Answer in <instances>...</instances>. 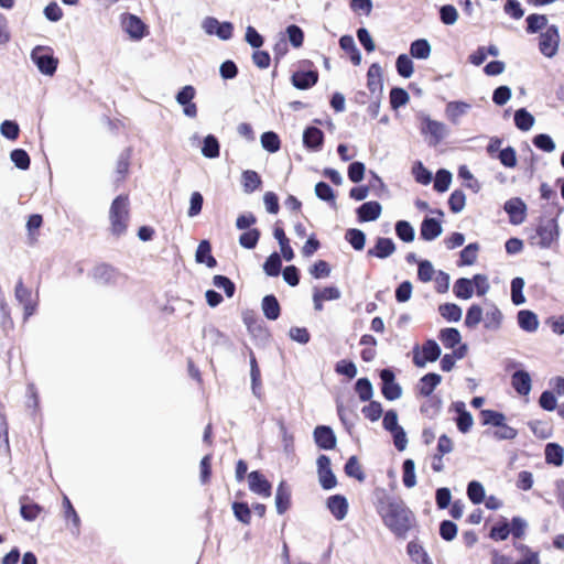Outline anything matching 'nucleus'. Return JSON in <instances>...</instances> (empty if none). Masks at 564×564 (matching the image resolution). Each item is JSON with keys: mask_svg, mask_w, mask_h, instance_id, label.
I'll return each instance as SVG.
<instances>
[{"mask_svg": "<svg viewBox=\"0 0 564 564\" xmlns=\"http://www.w3.org/2000/svg\"><path fill=\"white\" fill-rule=\"evenodd\" d=\"M355 390L362 402L370 401L373 395V388L368 378H359L356 381Z\"/></svg>", "mask_w": 564, "mask_h": 564, "instance_id": "8fccbe9b", "label": "nucleus"}, {"mask_svg": "<svg viewBox=\"0 0 564 564\" xmlns=\"http://www.w3.org/2000/svg\"><path fill=\"white\" fill-rule=\"evenodd\" d=\"M511 386L520 395H528L532 389V379L528 371L520 369L512 373Z\"/></svg>", "mask_w": 564, "mask_h": 564, "instance_id": "6ab92c4d", "label": "nucleus"}, {"mask_svg": "<svg viewBox=\"0 0 564 564\" xmlns=\"http://www.w3.org/2000/svg\"><path fill=\"white\" fill-rule=\"evenodd\" d=\"M484 316V312L481 306L478 304H473L466 313L465 325L468 328H476L478 324L481 322Z\"/></svg>", "mask_w": 564, "mask_h": 564, "instance_id": "13d9d810", "label": "nucleus"}, {"mask_svg": "<svg viewBox=\"0 0 564 564\" xmlns=\"http://www.w3.org/2000/svg\"><path fill=\"white\" fill-rule=\"evenodd\" d=\"M261 145L264 150L270 153H275L281 148V141L279 135L273 131H267L261 134Z\"/></svg>", "mask_w": 564, "mask_h": 564, "instance_id": "c03bdc74", "label": "nucleus"}, {"mask_svg": "<svg viewBox=\"0 0 564 564\" xmlns=\"http://www.w3.org/2000/svg\"><path fill=\"white\" fill-rule=\"evenodd\" d=\"M324 142L323 131L314 126L307 127L303 132V143L312 151H319Z\"/></svg>", "mask_w": 564, "mask_h": 564, "instance_id": "4be33fe9", "label": "nucleus"}, {"mask_svg": "<svg viewBox=\"0 0 564 564\" xmlns=\"http://www.w3.org/2000/svg\"><path fill=\"white\" fill-rule=\"evenodd\" d=\"M438 338L445 348L453 349L462 341V335L457 328L446 327L442 328Z\"/></svg>", "mask_w": 564, "mask_h": 564, "instance_id": "2f4dec72", "label": "nucleus"}, {"mask_svg": "<svg viewBox=\"0 0 564 564\" xmlns=\"http://www.w3.org/2000/svg\"><path fill=\"white\" fill-rule=\"evenodd\" d=\"M377 512L383 524L397 536H404L411 529L414 520L412 511L404 502L395 497L383 495L378 499Z\"/></svg>", "mask_w": 564, "mask_h": 564, "instance_id": "f257e3e1", "label": "nucleus"}, {"mask_svg": "<svg viewBox=\"0 0 564 564\" xmlns=\"http://www.w3.org/2000/svg\"><path fill=\"white\" fill-rule=\"evenodd\" d=\"M527 32L529 34L538 33L539 31L546 29L547 18L544 14L532 13L527 17Z\"/></svg>", "mask_w": 564, "mask_h": 564, "instance_id": "a19ab883", "label": "nucleus"}, {"mask_svg": "<svg viewBox=\"0 0 564 564\" xmlns=\"http://www.w3.org/2000/svg\"><path fill=\"white\" fill-rule=\"evenodd\" d=\"M313 437L321 449L329 451L336 447L337 438L330 426L317 425L314 429Z\"/></svg>", "mask_w": 564, "mask_h": 564, "instance_id": "ddd939ff", "label": "nucleus"}, {"mask_svg": "<svg viewBox=\"0 0 564 564\" xmlns=\"http://www.w3.org/2000/svg\"><path fill=\"white\" fill-rule=\"evenodd\" d=\"M442 231L443 229L440 220L431 217H425L423 219L420 228V235L423 240L432 241L441 236Z\"/></svg>", "mask_w": 564, "mask_h": 564, "instance_id": "5701e85b", "label": "nucleus"}, {"mask_svg": "<svg viewBox=\"0 0 564 564\" xmlns=\"http://www.w3.org/2000/svg\"><path fill=\"white\" fill-rule=\"evenodd\" d=\"M503 209L512 225H520L525 220L527 205L520 197L508 199L503 205Z\"/></svg>", "mask_w": 564, "mask_h": 564, "instance_id": "9b49d317", "label": "nucleus"}, {"mask_svg": "<svg viewBox=\"0 0 564 564\" xmlns=\"http://www.w3.org/2000/svg\"><path fill=\"white\" fill-rule=\"evenodd\" d=\"M528 425L532 433L541 440H546L552 436L553 429L549 422L536 420L530 421Z\"/></svg>", "mask_w": 564, "mask_h": 564, "instance_id": "a18cd8bd", "label": "nucleus"}, {"mask_svg": "<svg viewBox=\"0 0 564 564\" xmlns=\"http://www.w3.org/2000/svg\"><path fill=\"white\" fill-rule=\"evenodd\" d=\"M316 464L321 487L325 490L335 488L337 479L330 467V458L326 455H319Z\"/></svg>", "mask_w": 564, "mask_h": 564, "instance_id": "9d476101", "label": "nucleus"}, {"mask_svg": "<svg viewBox=\"0 0 564 564\" xmlns=\"http://www.w3.org/2000/svg\"><path fill=\"white\" fill-rule=\"evenodd\" d=\"M502 322V313L496 306L487 311L485 316V327L487 329L496 330L500 327Z\"/></svg>", "mask_w": 564, "mask_h": 564, "instance_id": "338daca9", "label": "nucleus"}, {"mask_svg": "<svg viewBox=\"0 0 564 564\" xmlns=\"http://www.w3.org/2000/svg\"><path fill=\"white\" fill-rule=\"evenodd\" d=\"M195 260L197 263H205L208 268L217 265L216 259L212 254V246L208 240H202L196 249Z\"/></svg>", "mask_w": 564, "mask_h": 564, "instance_id": "cd10ccee", "label": "nucleus"}, {"mask_svg": "<svg viewBox=\"0 0 564 564\" xmlns=\"http://www.w3.org/2000/svg\"><path fill=\"white\" fill-rule=\"evenodd\" d=\"M249 489L261 497L269 498L271 496L272 486L268 479L258 470H253L248 475Z\"/></svg>", "mask_w": 564, "mask_h": 564, "instance_id": "2eb2a0df", "label": "nucleus"}, {"mask_svg": "<svg viewBox=\"0 0 564 564\" xmlns=\"http://www.w3.org/2000/svg\"><path fill=\"white\" fill-rule=\"evenodd\" d=\"M367 87L376 99H381L383 90L382 68L378 63L369 66L367 72Z\"/></svg>", "mask_w": 564, "mask_h": 564, "instance_id": "f8f14e48", "label": "nucleus"}, {"mask_svg": "<svg viewBox=\"0 0 564 564\" xmlns=\"http://www.w3.org/2000/svg\"><path fill=\"white\" fill-rule=\"evenodd\" d=\"M345 473L348 477L364 481L366 476L356 456H350L345 464Z\"/></svg>", "mask_w": 564, "mask_h": 564, "instance_id": "3c124183", "label": "nucleus"}, {"mask_svg": "<svg viewBox=\"0 0 564 564\" xmlns=\"http://www.w3.org/2000/svg\"><path fill=\"white\" fill-rule=\"evenodd\" d=\"M261 308L263 315L270 321L278 319L281 314L280 304L273 294L265 295L262 299Z\"/></svg>", "mask_w": 564, "mask_h": 564, "instance_id": "c85d7f7f", "label": "nucleus"}, {"mask_svg": "<svg viewBox=\"0 0 564 564\" xmlns=\"http://www.w3.org/2000/svg\"><path fill=\"white\" fill-rule=\"evenodd\" d=\"M558 239V226L555 219H549L538 225L531 236V243L541 249H549Z\"/></svg>", "mask_w": 564, "mask_h": 564, "instance_id": "7ed1b4c3", "label": "nucleus"}, {"mask_svg": "<svg viewBox=\"0 0 564 564\" xmlns=\"http://www.w3.org/2000/svg\"><path fill=\"white\" fill-rule=\"evenodd\" d=\"M232 511L238 521L243 524H249L251 520V510L247 502L235 501L232 503Z\"/></svg>", "mask_w": 564, "mask_h": 564, "instance_id": "774afa93", "label": "nucleus"}, {"mask_svg": "<svg viewBox=\"0 0 564 564\" xmlns=\"http://www.w3.org/2000/svg\"><path fill=\"white\" fill-rule=\"evenodd\" d=\"M395 251V243L391 238L378 237L373 248L368 249V257H376L378 259H387Z\"/></svg>", "mask_w": 564, "mask_h": 564, "instance_id": "dca6fc26", "label": "nucleus"}, {"mask_svg": "<svg viewBox=\"0 0 564 564\" xmlns=\"http://www.w3.org/2000/svg\"><path fill=\"white\" fill-rule=\"evenodd\" d=\"M327 509L337 521L346 518L348 512V501L341 495H333L326 501Z\"/></svg>", "mask_w": 564, "mask_h": 564, "instance_id": "a211bd4d", "label": "nucleus"}, {"mask_svg": "<svg viewBox=\"0 0 564 564\" xmlns=\"http://www.w3.org/2000/svg\"><path fill=\"white\" fill-rule=\"evenodd\" d=\"M202 29L207 35H215L221 41L230 40L234 33V24L231 22H219L214 17H206L202 21Z\"/></svg>", "mask_w": 564, "mask_h": 564, "instance_id": "0eeeda50", "label": "nucleus"}, {"mask_svg": "<svg viewBox=\"0 0 564 564\" xmlns=\"http://www.w3.org/2000/svg\"><path fill=\"white\" fill-rule=\"evenodd\" d=\"M31 59L43 75L52 76L55 74L58 61L53 56L48 46H35L31 52Z\"/></svg>", "mask_w": 564, "mask_h": 564, "instance_id": "20e7f679", "label": "nucleus"}, {"mask_svg": "<svg viewBox=\"0 0 564 564\" xmlns=\"http://www.w3.org/2000/svg\"><path fill=\"white\" fill-rule=\"evenodd\" d=\"M10 160L14 164L15 167L25 171L30 167V156L28 152L23 149H14L10 153Z\"/></svg>", "mask_w": 564, "mask_h": 564, "instance_id": "4d7b16f0", "label": "nucleus"}, {"mask_svg": "<svg viewBox=\"0 0 564 564\" xmlns=\"http://www.w3.org/2000/svg\"><path fill=\"white\" fill-rule=\"evenodd\" d=\"M202 154L207 159H216L220 153V144L214 134H208L203 140Z\"/></svg>", "mask_w": 564, "mask_h": 564, "instance_id": "c9c22d12", "label": "nucleus"}, {"mask_svg": "<svg viewBox=\"0 0 564 564\" xmlns=\"http://www.w3.org/2000/svg\"><path fill=\"white\" fill-rule=\"evenodd\" d=\"M438 312L441 316L448 322H458L462 318V308L454 303H445L440 305Z\"/></svg>", "mask_w": 564, "mask_h": 564, "instance_id": "49530a36", "label": "nucleus"}, {"mask_svg": "<svg viewBox=\"0 0 564 564\" xmlns=\"http://www.w3.org/2000/svg\"><path fill=\"white\" fill-rule=\"evenodd\" d=\"M63 508L65 519L73 523V534L78 535L80 531V519L67 496L63 498Z\"/></svg>", "mask_w": 564, "mask_h": 564, "instance_id": "4c0bfd02", "label": "nucleus"}, {"mask_svg": "<svg viewBox=\"0 0 564 564\" xmlns=\"http://www.w3.org/2000/svg\"><path fill=\"white\" fill-rule=\"evenodd\" d=\"M346 240L355 250H362L366 243V235L362 230L357 228H350L345 234Z\"/></svg>", "mask_w": 564, "mask_h": 564, "instance_id": "de8ad7c7", "label": "nucleus"}, {"mask_svg": "<svg viewBox=\"0 0 564 564\" xmlns=\"http://www.w3.org/2000/svg\"><path fill=\"white\" fill-rule=\"evenodd\" d=\"M453 291L458 299L468 300L474 293L473 281L467 278H459L456 280Z\"/></svg>", "mask_w": 564, "mask_h": 564, "instance_id": "ea45409f", "label": "nucleus"}, {"mask_svg": "<svg viewBox=\"0 0 564 564\" xmlns=\"http://www.w3.org/2000/svg\"><path fill=\"white\" fill-rule=\"evenodd\" d=\"M398 74L403 78H410L413 74V62L406 54H400L395 61Z\"/></svg>", "mask_w": 564, "mask_h": 564, "instance_id": "09e8293b", "label": "nucleus"}, {"mask_svg": "<svg viewBox=\"0 0 564 564\" xmlns=\"http://www.w3.org/2000/svg\"><path fill=\"white\" fill-rule=\"evenodd\" d=\"M381 212L380 203L376 200L366 202L357 208L358 220L361 223L375 221L380 217Z\"/></svg>", "mask_w": 564, "mask_h": 564, "instance_id": "412c9836", "label": "nucleus"}, {"mask_svg": "<svg viewBox=\"0 0 564 564\" xmlns=\"http://www.w3.org/2000/svg\"><path fill=\"white\" fill-rule=\"evenodd\" d=\"M560 45L558 28L554 24L549 25L539 39V50L542 55L552 58L556 55Z\"/></svg>", "mask_w": 564, "mask_h": 564, "instance_id": "423d86ee", "label": "nucleus"}, {"mask_svg": "<svg viewBox=\"0 0 564 564\" xmlns=\"http://www.w3.org/2000/svg\"><path fill=\"white\" fill-rule=\"evenodd\" d=\"M421 133L430 138V144L436 145L448 134V129L445 123L433 120L427 115H421Z\"/></svg>", "mask_w": 564, "mask_h": 564, "instance_id": "39448f33", "label": "nucleus"}, {"mask_svg": "<svg viewBox=\"0 0 564 564\" xmlns=\"http://www.w3.org/2000/svg\"><path fill=\"white\" fill-rule=\"evenodd\" d=\"M285 34L293 47L299 48L303 45L304 32L299 25H296V24L289 25L285 29Z\"/></svg>", "mask_w": 564, "mask_h": 564, "instance_id": "69168bd1", "label": "nucleus"}, {"mask_svg": "<svg viewBox=\"0 0 564 564\" xmlns=\"http://www.w3.org/2000/svg\"><path fill=\"white\" fill-rule=\"evenodd\" d=\"M519 327L528 333H534L539 328L538 315L529 310H521L517 315Z\"/></svg>", "mask_w": 564, "mask_h": 564, "instance_id": "a878e982", "label": "nucleus"}, {"mask_svg": "<svg viewBox=\"0 0 564 564\" xmlns=\"http://www.w3.org/2000/svg\"><path fill=\"white\" fill-rule=\"evenodd\" d=\"M14 295L17 301L23 305L24 308V319H28L32 316L36 310V302L32 300V292L30 289L24 286L22 280L15 285Z\"/></svg>", "mask_w": 564, "mask_h": 564, "instance_id": "4468645a", "label": "nucleus"}, {"mask_svg": "<svg viewBox=\"0 0 564 564\" xmlns=\"http://www.w3.org/2000/svg\"><path fill=\"white\" fill-rule=\"evenodd\" d=\"M129 197L127 195L117 196L109 209L110 231L116 237H121L127 232L129 214Z\"/></svg>", "mask_w": 564, "mask_h": 564, "instance_id": "f03ea898", "label": "nucleus"}, {"mask_svg": "<svg viewBox=\"0 0 564 564\" xmlns=\"http://www.w3.org/2000/svg\"><path fill=\"white\" fill-rule=\"evenodd\" d=\"M442 377L438 373L430 372L420 379L417 384L419 393L423 397H429L433 393L435 388L441 383Z\"/></svg>", "mask_w": 564, "mask_h": 564, "instance_id": "bb28decb", "label": "nucleus"}, {"mask_svg": "<svg viewBox=\"0 0 564 564\" xmlns=\"http://www.w3.org/2000/svg\"><path fill=\"white\" fill-rule=\"evenodd\" d=\"M410 96L408 91L400 87H393L390 90V105L391 108L397 110L400 107L406 105L409 102Z\"/></svg>", "mask_w": 564, "mask_h": 564, "instance_id": "603ef678", "label": "nucleus"}, {"mask_svg": "<svg viewBox=\"0 0 564 564\" xmlns=\"http://www.w3.org/2000/svg\"><path fill=\"white\" fill-rule=\"evenodd\" d=\"M545 460L547 464L561 466L564 460V449L557 443H549L545 446Z\"/></svg>", "mask_w": 564, "mask_h": 564, "instance_id": "e433bc0d", "label": "nucleus"}, {"mask_svg": "<svg viewBox=\"0 0 564 564\" xmlns=\"http://www.w3.org/2000/svg\"><path fill=\"white\" fill-rule=\"evenodd\" d=\"M282 261L278 252L270 254L264 264L263 270L269 276H278L280 274Z\"/></svg>", "mask_w": 564, "mask_h": 564, "instance_id": "bf43d9fd", "label": "nucleus"}, {"mask_svg": "<svg viewBox=\"0 0 564 564\" xmlns=\"http://www.w3.org/2000/svg\"><path fill=\"white\" fill-rule=\"evenodd\" d=\"M291 505V490L286 482L282 480L275 492V508L279 514H283L290 508Z\"/></svg>", "mask_w": 564, "mask_h": 564, "instance_id": "393cba45", "label": "nucleus"}, {"mask_svg": "<svg viewBox=\"0 0 564 564\" xmlns=\"http://www.w3.org/2000/svg\"><path fill=\"white\" fill-rule=\"evenodd\" d=\"M118 275L117 270L106 263L96 265L91 272L94 281L102 285L116 283Z\"/></svg>", "mask_w": 564, "mask_h": 564, "instance_id": "f3484780", "label": "nucleus"}, {"mask_svg": "<svg viewBox=\"0 0 564 564\" xmlns=\"http://www.w3.org/2000/svg\"><path fill=\"white\" fill-rule=\"evenodd\" d=\"M479 250V245L474 242L467 245L462 251H460V261L459 265H471L476 262L477 253Z\"/></svg>", "mask_w": 564, "mask_h": 564, "instance_id": "0e129e2a", "label": "nucleus"}, {"mask_svg": "<svg viewBox=\"0 0 564 564\" xmlns=\"http://www.w3.org/2000/svg\"><path fill=\"white\" fill-rule=\"evenodd\" d=\"M470 109V105L465 101H449L446 105L445 113L447 118L454 123H458L462 116L466 115Z\"/></svg>", "mask_w": 564, "mask_h": 564, "instance_id": "c756f323", "label": "nucleus"}, {"mask_svg": "<svg viewBox=\"0 0 564 564\" xmlns=\"http://www.w3.org/2000/svg\"><path fill=\"white\" fill-rule=\"evenodd\" d=\"M213 284L217 289H221L227 297H232L236 293V285L235 283L226 275H214L213 278Z\"/></svg>", "mask_w": 564, "mask_h": 564, "instance_id": "052dcab7", "label": "nucleus"}, {"mask_svg": "<svg viewBox=\"0 0 564 564\" xmlns=\"http://www.w3.org/2000/svg\"><path fill=\"white\" fill-rule=\"evenodd\" d=\"M524 280L520 276L511 281V301L514 305H522L525 302L523 295Z\"/></svg>", "mask_w": 564, "mask_h": 564, "instance_id": "5fc2aeb1", "label": "nucleus"}, {"mask_svg": "<svg viewBox=\"0 0 564 564\" xmlns=\"http://www.w3.org/2000/svg\"><path fill=\"white\" fill-rule=\"evenodd\" d=\"M406 551L415 564H433L431 557L421 544L411 541L408 543Z\"/></svg>", "mask_w": 564, "mask_h": 564, "instance_id": "7c9ffc66", "label": "nucleus"}, {"mask_svg": "<svg viewBox=\"0 0 564 564\" xmlns=\"http://www.w3.org/2000/svg\"><path fill=\"white\" fill-rule=\"evenodd\" d=\"M292 85L301 90L313 87L318 80V73L316 70H299L292 75Z\"/></svg>", "mask_w": 564, "mask_h": 564, "instance_id": "aec40b11", "label": "nucleus"}, {"mask_svg": "<svg viewBox=\"0 0 564 564\" xmlns=\"http://www.w3.org/2000/svg\"><path fill=\"white\" fill-rule=\"evenodd\" d=\"M250 377L252 393L260 398L261 395V372L252 350H250Z\"/></svg>", "mask_w": 564, "mask_h": 564, "instance_id": "72a5a7b5", "label": "nucleus"}, {"mask_svg": "<svg viewBox=\"0 0 564 564\" xmlns=\"http://www.w3.org/2000/svg\"><path fill=\"white\" fill-rule=\"evenodd\" d=\"M480 415L482 417L484 425L500 426L503 425L506 416L503 413L495 410H481Z\"/></svg>", "mask_w": 564, "mask_h": 564, "instance_id": "680f3d73", "label": "nucleus"}, {"mask_svg": "<svg viewBox=\"0 0 564 564\" xmlns=\"http://www.w3.org/2000/svg\"><path fill=\"white\" fill-rule=\"evenodd\" d=\"M123 29L126 32L135 40H140L144 36L145 24L142 22L140 18L134 14H127L123 21Z\"/></svg>", "mask_w": 564, "mask_h": 564, "instance_id": "b1692460", "label": "nucleus"}, {"mask_svg": "<svg viewBox=\"0 0 564 564\" xmlns=\"http://www.w3.org/2000/svg\"><path fill=\"white\" fill-rule=\"evenodd\" d=\"M241 178L243 192L247 194L253 193L262 184L260 175L252 170L243 171Z\"/></svg>", "mask_w": 564, "mask_h": 564, "instance_id": "f704fd0d", "label": "nucleus"}, {"mask_svg": "<svg viewBox=\"0 0 564 564\" xmlns=\"http://www.w3.org/2000/svg\"><path fill=\"white\" fill-rule=\"evenodd\" d=\"M381 379V393L389 400L394 401L402 395V388L395 382V375L390 368H384L380 371Z\"/></svg>", "mask_w": 564, "mask_h": 564, "instance_id": "6e6552de", "label": "nucleus"}, {"mask_svg": "<svg viewBox=\"0 0 564 564\" xmlns=\"http://www.w3.org/2000/svg\"><path fill=\"white\" fill-rule=\"evenodd\" d=\"M432 47L426 39H417L410 45V54L416 59H426L430 57Z\"/></svg>", "mask_w": 564, "mask_h": 564, "instance_id": "473e14b6", "label": "nucleus"}, {"mask_svg": "<svg viewBox=\"0 0 564 564\" xmlns=\"http://www.w3.org/2000/svg\"><path fill=\"white\" fill-rule=\"evenodd\" d=\"M260 230L257 228H251L245 232H242L239 237V245L246 249L256 248L259 239H260Z\"/></svg>", "mask_w": 564, "mask_h": 564, "instance_id": "6e6d98bb", "label": "nucleus"}, {"mask_svg": "<svg viewBox=\"0 0 564 564\" xmlns=\"http://www.w3.org/2000/svg\"><path fill=\"white\" fill-rule=\"evenodd\" d=\"M467 496L473 503H475V505L481 503L485 500L484 486L477 480H471L467 485Z\"/></svg>", "mask_w": 564, "mask_h": 564, "instance_id": "864d4df0", "label": "nucleus"}, {"mask_svg": "<svg viewBox=\"0 0 564 564\" xmlns=\"http://www.w3.org/2000/svg\"><path fill=\"white\" fill-rule=\"evenodd\" d=\"M535 122L534 117L525 109L520 108L514 112V124L521 131H529Z\"/></svg>", "mask_w": 564, "mask_h": 564, "instance_id": "58836bf2", "label": "nucleus"}, {"mask_svg": "<svg viewBox=\"0 0 564 564\" xmlns=\"http://www.w3.org/2000/svg\"><path fill=\"white\" fill-rule=\"evenodd\" d=\"M394 229L398 238L404 242H412L415 238L414 228L408 220H398Z\"/></svg>", "mask_w": 564, "mask_h": 564, "instance_id": "79ce46f5", "label": "nucleus"}, {"mask_svg": "<svg viewBox=\"0 0 564 564\" xmlns=\"http://www.w3.org/2000/svg\"><path fill=\"white\" fill-rule=\"evenodd\" d=\"M452 182V173L445 169H441L436 172L434 180V189L444 193L448 189Z\"/></svg>", "mask_w": 564, "mask_h": 564, "instance_id": "e2e57ef3", "label": "nucleus"}, {"mask_svg": "<svg viewBox=\"0 0 564 564\" xmlns=\"http://www.w3.org/2000/svg\"><path fill=\"white\" fill-rule=\"evenodd\" d=\"M402 481L406 488H412L416 485L415 464L413 459H405L402 464Z\"/></svg>", "mask_w": 564, "mask_h": 564, "instance_id": "37998d69", "label": "nucleus"}, {"mask_svg": "<svg viewBox=\"0 0 564 564\" xmlns=\"http://www.w3.org/2000/svg\"><path fill=\"white\" fill-rule=\"evenodd\" d=\"M413 362L416 367H424L426 362L436 361L441 357V347L434 339H427L422 346V355L419 354V348L415 347Z\"/></svg>", "mask_w": 564, "mask_h": 564, "instance_id": "1a4fd4ad", "label": "nucleus"}]
</instances>
